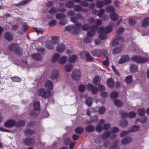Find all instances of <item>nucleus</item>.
Segmentation results:
<instances>
[{"mask_svg": "<svg viewBox=\"0 0 149 149\" xmlns=\"http://www.w3.org/2000/svg\"><path fill=\"white\" fill-rule=\"evenodd\" d=\"M81 26V24L78 23L75 25L66 26L65 28V30L66 31H72L74 34H75L78 33Z\"/></svg>", "mask_w": 149, "mask_h": 149, "instance_id": "1", "label": "nucleus"}, {"mask_svg": "<svg viewBox=\"0 0 149 149\" xmlns=\"http://www.w3.org/2000/svg\"><path fill=\"white\" fill-rule=\"evenodd\" d=\"M8 49L10 51H14L16 54L19 55L22 54V50L17 44L14 43L10 45L8 47Z\"/></svg>", "mask_w": 149, "mask_h": 149, "instance_id": "2", "label": "nucleus"}, {"mask_svg": "<svg viewBox=\"0 0 149 149\" xmlns=\"http://www.w3.org/2000/svg\"><path fill=\"white\" fill-rule=\"evenodd\" d=\"M132 61L138 63H143L147 61L148 59L146 57H141L140 56H135L132 58Z\"/></svg>", "mask_w": 149, "mask_h": 149, "instance_id": "3", "label": "nucleus"}, {"mask_svg": "<svg viewBox=\"0 0 149 149\" xmlns=\"http://www.w3.org/2000/svg\"><path fill=\"white\" fill-rule=\"evenodd\" d=\"M38 93L40 96L45 99L49 97L51 94V92L49 90L46 91L44 88L39 89L38 91Z\"/></svg>", "mask_w": 149, "mask_h": 149, "instance_id": "4", "label": "nucleus"}, {"mask_svg": "<svg viewBox=\"0 0 149 149\" xmlns=\"http://www.w3.org/2000/svg\"><path fill=\"white\" fill-rule=\"evenodd\" d=\"M81 73L79 70L75 69L72 72L71 77L72 79L76 80H79L81 77Z\"/></svg>", "mask_w": 149, "mask_h": 149, "instance_id": "5", "label": "nucleus"}, {"mask_svg": "<svg viewBox=\"0 0 149 149\" xmlns=\"http://www.w3.org/2000/svg\"><path fill=\"white\" fill-rule=\"evenodd\" d=\"M66 11L65 8H57L55 7L51 8L49 11V12L51 14H55L58 12H64Z\"/></svg>", "mask_w": 149, "mask_h": 149, "instance_id": "6", "label": "nucleus"}, {"mask_svg": "<svg viewBox=\"0 0 149 149\" xmlns=\"http://www.w3.org/2000/svg\"><path fill=\"white\" fill-rule=\"evenodd\" d=\"M97 27L96 25H93L91 26V29L88 31L86 33L87 36L91 38L95 34V31L97 30Z\"/></svg>", "mask_w": 149, "mask_h": 149, "instance_id": "7", "label": "nucleus"}, {"mask_svg": "<svg viewBox=\"0 0 149 149\" xmlns=\"http://www.w3.org/2000/svg\"><path fill=\"white\" fill-rule=\"evenodd\" d=\"M16 122L13 119H9L6 120L4 123V126L7 128H12L15 125Z\"/></svg>", "mask_w": 149, "mask_h": 149, "instance_id": "8", "label": "nucleus"}, {"mask_svg": "<svg viewBox=\"0 0 149 149\" xmlns=\"http://www.w3.org/2000/svg\"><path fill=\"white\" fill-rule=\"evenodd\" d=\"M23 142L25 145L30 146L35 143V139L33 138H26L23 139Z\"/></svg>", "mask_w": 149, "mask_h": 149, "instance_id": "9", "label": "nucleus"}, {"mask_svg": "<svg viewBox=\"0 0 149 149\" xmlns=\"http://www.w3.org/2000/svg\"><path fill=\"white\" fill-rule=\"evenodd\" d=\"M80 55L81 57L82 58H83V55L85 56L86 57V60L87 61L91 62L93 61V57L88 52H83Z\"/></svg>", "mask_w": 149, "mask_h": 149, "instance_id": "10", "label": "nucleus"}, {"mask_svg": "<svg viewBox=\"0 0 149 149\" xmlns=\"http://www.w3.org/2000/svg\"><path fill=\"white\" fill-rule=\"evenodd\" d=\"M130 59V58L128 55H125L122 56L118 61V63L119 64H122L125 62H127Z\"/></svg>", "mask_w": 149, "mask_h": 149, "instance_id": "11", "label": "nucleus"}, {"mask_svg": "<svg viewBox=\"0 0 149 149\" xmlns=\"http://www.w3.org/2000/svg\"><path fill=\"white\" fill-rule=\"evenodd\" d=\"M87 89L88 91H91L93 95L96 94L98 92L97 87L93 86L92 84H89L87 85Z\"/></svg>", "mask_w": 149, "mask_h": 149, "instance_id": "12", "label": "nucleus"}, {"mask_svg": "<svg viewBox=\"0 0 149 149\" xmlns=\"http://www.w3.org/2000/svg\"><path fill=\"white\" fill-rule=\"evenodd\" d=\"M105 121L104 120L102 119L100 120L99 123L96 127V130L97 132H100L103 130V125Z\"/></svg>", "mask_w": 149, "mask_h": 149, "instance_id": "13", "label": "nucleus"}, {"mask_svg": "<svg viewBox=\"0 0 149 149\" xmlns=\"http://www.w3.org/2000/svg\"><path fill=\"white\" fill-rule=\"evenodd\" d=\"M5 38L8 41L12 40L13 39V34L10 32H6L4 34Z\"/></svg>", "mask_w": 149, "mask_h": 149, "instance_id": "14", "label": "nucleus"}, {"mask_svg": "<svg viewBox=\"0 0 149 149\" xmlns=\"http://www.w3.org/2000/svg\"><path fill=\"white\" fill-rule=\"evenodd\" d=\"M91 53L93 56L97 57L101 56L102 53V52L100 49L93 50L91 52Z\"/></svg>", "mask_w": 149, "mask_h": 149, "instance_id": "15", "label": "nucleus"}, {"mask_svg": "<svg viewBox=\"0 0 149 149\" xmlns=\"http://www.w3.org/2000/svg\"><path fill=\"white\" fill-rule=\"evenodd\" d=\"M132 138L130 136H127L122 139L121 141V144L123 145L128 144L131 142Z\"/></svg>", "mask_w": 149, "mask_h": 149, "instance_id": "16", "label": "nucleus"}, {"mask_svg": "<svg viewBox=\"0 0 149 149\" xmlns=\"http://www.w3.org/2000/svg\"><path fill=\"white\" fill-rule=\"evenodd\" d=\"M99 31H102L103 32H104L105 34L110 32L112 30V29L110 26H107L105 28L102 27H100L99 29Z\"/></svg>", "mask_w": 149, "mask_h": 149, "instance_id": "17", "label": "nucleus"}, {"mask_svg": "<svg viewBox=\"0 0 149 149\" xmlns=\"http://www.w3.org/2000/svg\"><path fill=\"white\" fill-rule=\"evenodd\" d=\"M65 49V45L63 44H58L56 47V51L58 52L61 53L63 52Z\"/></svg>", "mask_w": 149, "mask_h": 149, "instance_id": "18", "label": "nucleus"}, {"mask_svg": "<svg viewBox=\"0 0 149 149\" xmlns=\"http://www.w3.org/2000/svg\"><path fill=\"white\" fill-rule=\"evenodd\" d=\"M107 82V85L109 88H113L114 86V81L112 78L110 77L108 79Z\"/></svg>", "mask_w": 149, "mask_h": 149, "instance_id": "19", "label": "nucleus"}, {"mask_svg": "<svg viewBox=\"0 0 149 149\" xmlns=\"http://www.w3.org/2000/svg\"><path fill=\"white\" fill-rule=\"evenodd\" d=\"M45 86L47 88L52 90L53 88V84L52 82L50 80H47L45 83Z\"/></svg>", "mask_w": 149, "mask_h": 149, "instance_id": "20", "label": "nucleus"}, {"mask_svg": "<svg viewBox=\"0 0 149 149\" xmlns=\"http://www.w3.org/2000/svg\"><path fill=\"white\" fill-rule=\"evenodd\" d=\"M31 56L34 59L37 61H41L42 59V56L39 53H35L33 54Z\"/></svg>", "mask_w": 149, "mask_h": 149, "instance_id": "21", "label": "nucleus"}, {"mask_svg": "<svg viewBox=\"0 0 149 149\" xmlns=\"http://www.w3.org/2000/svg\"><path fill=\"white\" fill-rule=\"evenodd\" d=\"M58 75V72L56 70H54L52 72L51 76V78L52 80H55L57 79Z\"/></svg>", "mask_w": 149, "mask_h": 149, "instance_id": "22", "label": "nucleus"}, {"mask_svg": "<svg viewBox=\"0 0 149 149\" xmlns=\"http://www.w3.org/2000/svg\"><path fill=\"white\" fill-rule=\"evenodd\" d=\"M138 66L136 65L131 64L130 65V72H135L137 71Z\"/></svg>", "mask_w": 149, "mask_h": 149, "instance_id": "23", "label": "nucleus"}, {"mask_svg": "<svg viewBox=\"0 0 149 149\" xmlns=\"http://www.w3.org/2000/svg\"><path fill=\"white\" fill-rule=\"evenodd\" d=\"M149 25V18L146 17L143 20L142 23L141 24L142 27H145Z\"/></svg>", "mask_w": 149, "mask_h": 149, "instance_id": "24", "label": "nucleus"}, {"mask_svg": "<svg viewBox=\"0 0 149 149\" xmlns=\"http://www.w3.org/2000/svg\"><path fill=\"white\" fill-rule=\"evenodd\" d=\"M101 78L98 76L96 75L93 79V83L95 85L99 84L100 83Z\"/></svg>", "mask_w": 149, "mask_h": 149, "instance_id": "25", "label": "nucleus"}, {"mask_svg": "<svg viewBox=\"0 0 149 149\" xmlns=\"http://www.w3.org/2000/svg\"><path fill=\"white\" fill-rule=\"evenodd\" d=\"M139 129V127L138 125H134L130 127L128 129V131L131 132H136Z\"/></svg>", "mask_w": 149, "mask_h": 149, "instance_id": "26", "label": "nucleus"}, {"mask_svg": "<svg viewBox=\"0 0 149 149\" xmlns=\"http://www.w3.org/2000/svg\"><path fill=\"white\" fill-rule=\"evenodd\" d=\"M113 102L115 105L117 107H120L123 104L122 102L119 100H114Z\"/></svg>", "mask_w": 149, "mask_h": 149, "instance_id": "27", "label": "nucleus"}, {"mask_svg": "<svg viewBox=\"0 0 149 149\" xmlns=\"http://www.w3.org/2000/svg\"><path fill=\"white\" fill-rule=\"evenodd\" d=\"M106 11L108 13H113L115 11V8L113 6H110L106 8Z\"/></svg>", "mask_w": 149, "mask_h": 149, "instance_id": "28", "label": "nucleus"}, {"mask_svg": "<svg viewBox=\"0 0 149 149\" xmlns=\"http://www.w3.org/2000/svg\"><path fill=\"white\" fill-rule=\"evenodd\" d=\"M40 103L38 101H36L34 103L33 107L35 111H39L40 109Z\"/></svg>", "mask_w": 149, "mask_h": 149, "instance_id": "29", "label": "nucleus"}, {"mask_svg": "<svg viewBox=\"0 0 149 149\" xmlns=\"http://www.w3.org/2000/svg\"><path fill=\"white\" fill-rule=\"evenodd\" d=\"M52 43V42L50 40H47L46 41V47L48 49H53L54 47V46L51 45Z\"/></svg>", "mask_w": 149, "mask_h": 149, "instance_id": "30", "label": "nucleus"}, {"mask_svg": "<svg viewBox=\"0 0 149 149\" xmlns=\"http://www.w3.org/2000/svg\"><path fill=\"white\" fill-rule=\"evenodd\" d=\"M118 17V15L115 13H112L110 15V18L111 20L115 21Z\"/></svg>", "mask_w": 149, "mask_h": 149, "instance_id": "31", "label": "nucleus"}, {"mask_svg": "<svg viewBox=\"0 0 149 149\" xmlns=\"http://www.w3.org/2000/svg\"><path fill=\"white\" fill-rule=\"evenodd\" d=\"M77 59V56L76 55H73L69 58V61L70 62L74 63L75 62Z\"/></svg>", "mask_w": 149, "mask_h": 149, "instance_id": "32", "label": "nucleus"}, {"mask_svg": "<svg viewBox=\"0 0 149 149\" xmlns=\"http://www.w3.org/2000/svg\"><path fill=\"white\" fill-rule=\"evenodd\" d=\"M73 68L72 64L70 63H68L65 65V69L66 71L70 72L72 70Z\"/></svg>", "mask_w": 149, "mask_h": 149, "instance_id": "33", "label": "nucleus"}, {"mask_svg": "<svg viewBox=\"0 0 149 149\" xmlns=\"http://www.w3.org/2000/svg\"><path fill=\"white\" fill-rule=\"evenodd\" d=\"M34 133V131L30 129H28L25 130V134L27 136H32Z\"/></svg>", "mask_w": 149, "mask_h": 149, "instance_id": "34", "label": "nucleus"}, {"mask_svg": "<svg viewBox=\"0 0 149 149\" xmlns=\"http://www.w3.org/2000/svg\"><path fill=\"white\" fill-rule=\"evenodd\" d=\"M74 5V3L72 1H68L66 3H65V6H66L68 8H71L72 7H73Z\"/></svg>", "mask_w": 149, "mask_h": 149, "instance_id": "35", "label": "nucleus"}, {"mask_svg": "<svg viewBox=\"0 0 149 149\" xmlns=\"http://www.w3.org/2000/svg\"><path fill=\"white\" fill-rule=\"evenodd\" d=\"M119 142L118 140H116L114 142V144L111 146L109 149H118L117 144Z\"/></svg>", "mask_w": 149, "mask_h": 149, "instance_id": "36", "label": "nucleus"}, {"mask_svg": "<svg viewBox=\"0 0 149 149\" xmlns=\"http://www.w3.org/2000/svg\"><path fill=\"white\" fill-rule=\"evenodd\" d=\"M121 48L120 47H117L114 48L113 50V54L114 55L118 54L120 53L122 51Z\"/></svg>", "mask_w": 149, "mask_h": 149, "instance_id": "37", "label": "nucleus"}, {"mask_svg": "<svg viewBox=\"0 0 149 149\" xmlns=\"http://www.w3.org/2000/svg\"><path fill=\"white\" fill-rule=\"evenodd\" d=\"M94 130L95 127L93 125H88L85 128L86 131L88 132H93Z\"/></svg>", "mask_w": 149, "mask_h": 149, "instance_id": "38", "label": "nucleus"}, {"mask_svg": "<svg viewBox=\"0 0 149 149\" xmlns=\"http://www.w3.org/2000/svg\"><path fill=\"white\" fill-rule=\"evenodd\" d=\"M128 125V121L126 120H124L120 122L119 125L121 127H124L127 126Z\"/></svg>", "mask_w": 149, "mask_h": 149, "instance_id": "39", "label": "nucleus"}, {"mask_svg": "<svg viewBox=\"0 0 149 149\" xmlns=\"http://www.w3.org/2000/svg\"><path fill=\"white\" fill-rule=\"evenodd\" d=\"M84 131V129L83 128L81 127H79L75 129V131L76 133L80 134L83 132Z\"/></svg>", "mask_w": 149, "mask_h": 149, "instance_id": "40", "label": "nucleus"}, {"mask_svg": "<svg viewBox=\"0 0 149 149\" xmlns=\"http://www.w3.org/2000/svg\"><path fill=\"white\" fill-rule=\"evenodd\" d=\"M74 10L76 12H79L82 10V8L78 5H76L74 6L73 7Z\"/></svg>", "mask_w": 149, "mask_h": 149, "instance_id": "41", "label": "nucleus"}, {"mask_svg": "<svg viewBox=\"0 0 149 149\" xmlns=\"http://www.w3.org/2000/svg\"><path fill=\"white\" fill-rule=\"evenodd\" d=\"M104 139L102 135H100L95 139V141L97 143H100L102 142Z\"/></svg>", "mask_w": 149, "mask_h": 149, "instance_id": "42", "label": "nucleus"}, {"mask_svg": "<svg viewBox=\"0 0 149 149\" xmlns=\"http://www.w3.org/2000/svg\"><path fill=\"white\" fill-rule=\"evenodd\" d=\"M121 37L118 38H117L113 40L112 42V45L113 47H114L116 45H117L119 44V40H120Z\"/></svg>", "mask_w": 149, "mask_h": 149, "instance_id": "43", "label": "nucleus"}, {"mask_svg": "<svg viewBox=\"0 0 149 149\" xmlns=\"http://www.w3.org/2000/svg\"><path fill=\"white\" fill-rule=\"evenodd\" d=\"M100 32L99 35V37L100 39L102 40H104L107 38V36L104 33V32H103L102 31H100Z\"/></svg>", "mask_w": 149, "mask_h": 149, "instance_id": "44", "label": "nucleus"}, {"mask_svg": "<svg viewBox=\"0 0 149 149\" xmlns=\"http://www.w3.org/2000/svg\"><path fill=\"white\" fill-rule=\"evenodd\" d=\"M11 79L13 82H20L21 80V79L17 76L14 77H11Z\"/></svg>", "mask_w": 149, "mask_h": 149, "instance_id": "45", "label": "nucleus"}, {"mask_svg": "<svg viewBox=\"0 0 149 149\" xmlns=\"http://www.w3.org/2000/svg\"><path fill=\"white\" fill-rule=\"evenodd\" d=\"M104 4V1H99L97 2L96 3V6L97 8H100L103 7Z\"/></svg>", "mask_w": 149, "mask_h": 149, "instance_id": "46", "label": "nucleus"}, {"mask_svg": "<svg viewBox=\"0 0 149 149\" xmlns=\"http://www.w3.org/2000/svg\"><path fill=\"white\" fill-rule=\"evenodd\" d=\"M132 76L129 75L127 76L125 78V81L127 84L131 83L132 81Z\"/></svg>", "mask_w": 149, "mask_h": 149, "instance_id": "47", "label": "nucleus"}, {"mask_svg": "<svg viewBox=\"0 0 149 149\" xmlns=\"http://www.w3.org/2000/svg\"><path fill=\"white\" fill-rule=\"evenodd\" d=\"M118 93L116 91L112 92L110 95V97L111 99H114L118 97Z\"/></svg>", "mask_w": 149, "mask_h": 149, "instance_id": "48", "label": "nucleus"}, {"mask_svg": "<svg viewBox=\"0 0 149 149\" xmlns=\"http://www.w3.org/2000/svg\"><path fill=\"white\" fill-rule=\"evenodd\" d=\"M52 42V43L55 44L58 43L59 42V39L58 37L56 36H52L51 38Z\"/></svg>", "mask_w": 149, "mask_h": 149, "instance_id": "49", "label": "nucleus"}, {"mask_svg": "<svg viewBox=\"0 0 149 149\" xmlns=\"http://www.w3.org/2000/svg\"><path fill=\"white\" fill-rule=\"evenodd\" d=\"M56 18L57 19H63L65 17V15L63 14L58 13L56 16Z\"/></svg>", "mask_w": 149, "mask_h": 149, "instance_id": "50", "label": "nucleus"}, {"mask_svg": "<svg viewBox=\"0 0 149 149\" xmlns=\"http://www.w3.org/2000/svg\"><path fill=\"white\" fill-rule=\"evenodd\" d=\"M91 26L87 24H86L83 25L82 26V29L84 31H86L89 29Z\"/></svg>", "mask_w": 149, "mask_h": 149, "instance_id": "51", "label": "nucleus"}, {"mask_svg": "<svg viewBox=\"0 0 149 149\" xmlns=\"http://www.w3.org/2000/svg\"><path fill=\"white\" fill-rule=\"evenodd\" d=\"M67 60V57L65 56H63L60 59L59 63L61 64L64 63Z\"/></svg>", "mask_w": 149, "mask_h": 149, "instance_id": "52", "label": "nucleus"}, {"mask_svg": "<svg viewBox=\"0 0 149 149\" xmlns=\"http://www.w3.org/2000/svg\"><path fill=\"white\" fill-rule=\"evenodd\" d=\"M138 114L140 116H143L146 113V110L144 109H141L138 111Z\"/></svg>", "mask_w": 149, "mask_h": 149, "instance_id": "53", "label": "nucleus"}, {"mask_svg": "<svg viewBox=\"0 0 149 149\" xmlns=\"http://www.w3.org/2000/svg\"><path fill=\"white\" fill-rule=\"evenodd\" d=\"M110 134V132L109 131H107L104 132L102 135L103 138L105 139L108 137Z\"/></svg>", "mask_w": 149, "mask_h": 149, "instance_id": "54", "label": "nucleus"}, {"mask_svg": "<svg viewBox=\"0 0 149 149\" xmlns=\"http://www.w3.org/2000/svg\"><path fill=\"white\" fill-rule=\"evenodd\" d=\"M60 56L58 54L56 53L54 54L52 58V61L53 62L56 61L59 58Z\"/></svg>", "mask_w": 149, "mask_h": 149, "instance_id": "55", "label": "nucleus"}, {"mask_svg": "<svg viewBox=\"0 0 149 149\" xmlns=\"http://www.w3.org/2000/svg\"><path fill=\"white\" fill-rule=\"evenodd\" d=\"M93 102V101L92 99L90 98H88L86 100V103L89 107L91 106Z\"/></svg>", "mask_w": 149, "mask_h": 149, "instance_id": "56", "label": "nucleus"}, {"mask_svg": "<svg viewBox=\"0 0 149 149\" xmlns=\"http://www.w3.org/2000/svg\"><path fill=\"white\" fill-rule=\"evenodd\" d=\"M92 40V39L87 36L85 37L83 40L84 42L86 43H89Z\"/></svg>", "mask_w": 149, "mask_h": 149, "instance_id": "57", "label": "nucleus"}, {"mask_svg": "<svg viewBox=\"0 0 149 149\" xmlns=\"http://www.w3.org/2000/svg\"><path fill=\"white\" fill-rule=\"evenodd\" d=\"M70 19L71 22L74 23H76L78 21V17L76 16H72L70 18Z\"/></svg>", "mask_w": 149, "mask_h": 149, "instance_id": "58", "label": "nucleus"}, {"mask_svg": "<svg viewBox=\"0 0 149 149\" xmlns=\"http://www.w3.org/2000/svg\"><path fill=\"white\" fill-rule=\"evenodd\" d=\"M106 111V109L104 107H101L98 109V112L100 114H102L104 113Z\"/></svg>", "mask_w": 149, "mask_h": 149, "instance_id": "59", "label": "nucleus"}, {"mask_svg": "<svg viewBox=\"0 0 149 149\" xmlns=\"http://www.w3.org/2000/svg\"><path fill=\"white\" fill-rule=\"evenodd\" d=\"M78 89L81 92H83L86 89V86L84 85H81L79 86Z\"/></svg>", "mask_w": 149, "mask_h": 149, "instance_id": "60", "label": "nucleus"}, {"mask_svg": "<svg viewBox=\"0 0 149 149\" xmlns=\"http://www.w3.org/2000/svg\"><path fill=\"white\" fill-rule=\"evenodd\" d=\"M66 13L69 16H73L75 15V12L72 10L68 11Z\"/></svg>", "mask_w": 149, "mask_h": 149, "instance_id": "61", "label": "nucleus"}, {"mask_svg": "<svg viewBox=\"0 0 149 149\" xmlns=\"http://www.w3.org/2000/svg\"><path fill=\"white\" fill-rule=\"evenodd\" d=\"M25 124V122L23 120H20L17 123V125L18 127L22 126L24 125Z\"/></svg>", "mask_w": 149, "mask_h": 149, "instance_id": "62", "label": "nucleus"}, {"mask_svg": "<svg viewBox=\"0 0 149 149\" xmlns=\"http://www.w3.org/2000/svg\"><path fill=\"white\" fill-rule=\"evenodd\" d=\"M105 12V10L103 9H101L99 11L97 15L99 17H102Z\"/></svg>", "mask_w": 149, "mask_h": 149, "instance_id": "63", "label": "nucleus"}, {"mask_svg": "<svg viewBox=\"0 0 149 149\" xmlns=\"http://www.w3.org/2000/svg\"><path fill=\"white\" fill-rule=\"evenodd\" d=\"M120 114L122 115V117L124 118L128 117V113H126L125 111H122Z\"/></svg>", "mask_w": 149, "mask_h": 149, "instance_id": "64", "label": "nucleus"}]
</instances>
